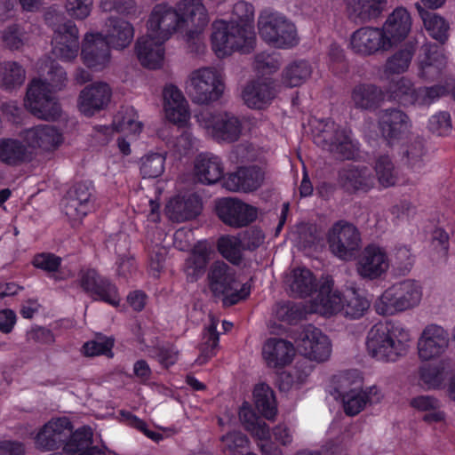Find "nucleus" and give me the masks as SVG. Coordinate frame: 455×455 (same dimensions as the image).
<instances>
[{
	"instance_id": "nucleus-1",
	"label": "nucleus",
	"mask_w": 455,
	"mask_h": 455,
	"mask_svg": "<svg viewBox=\"0 0 455 455\" xmlns=\"http://www.w3.org/2000/svg\"><path fill=\"white\" fill-rule=\"evenodd\" d=\"M207 10L203 0H180L173 7L167 3L157 4L147 22L148 34L138 38L135 52L140 64L149 69L161 67L164 57V44L189 24L195 28L188 32H201L208 24Z\"/></svg>"
},
{
	"instance_id": "nucleus-2",
	"label": "nucleus",
	"mask_w": 455,
	"mask_h": 455,
	"mask_svg": "<svg viewBox=\"0 0 455 455\" xmlns=\"http://www.w3.org/2000/svg\"><path fill=\"white\" fill-rule=\"evenodd\" d=\"M132 25L116 17H110L106 23V33H87L82 44L81 57L89 68L101 70L110 61V48L124 49L132 41Z\"/></svg>"
},
{
	"instance_id": "nucleus-3",
	"label": "nucleus",
	"mask_w": 455,
	"mask_h": 455,
	"mask_svg": "<svg viewBox=\"0 0 455 455\" xmlns=\"http://www.w3.org/2000/svg\"><path fill=\"white\" fill-rule=\"evenodd\" d=\"M48 82L33 79L27 89L24 105L37 118L56 121L61 116V107L50 89L61 90L67 83L65 69L55 60H51L47 71Z\"/></svg>"
},
{
	"instance_id": "nucleus-4",
	"label": "nucleus",
	"mask_w": 455,
	"mask_h": 455,
	"mask_svg": "<svg viewBox=\"0 0 455 455\" xmlns=\"http://www.w3.org/2000/svg\"><path fill=\"white\" fill-rule=\"evenodd\" d=\"M416 7L426 30L439 43L425 44L419 61V76L425 81H434L440 77L446 65L442 45L448 39L449 24L443 17L423 9L419 4H416Z\"/></svg>"
},
{
	"instance_id": "nucleus-5",
	"label": "nucleus",
	"mask_w": 455,
	"mask_h": 455,
	"mask_svg": "<svg viewBox=\"0 0 455 455\" xmlns=\"http://www.w3.org/2000/svg\"><path fill=\"white\" fill-rule=\"evenodd\" d=\"M212 28V49L218 58H225L235 52L247 54L255 48L256 35L251 26L217 20Z\"/></svg>"
},
{
	"instance_id": "nucleus-6",
	"label": "nucleus",
	"mask_w": 455,
	"mask_h": 455,
	"mask_svg": "<svg viewBox=\"0 0 455 455\" xmlns=\"http://www.w3.org/2000/svg\"><path fill=\"white\" fill-rule=\"evenodd\" d=\"M331 278L325 279L319 286L314 299L315 306L323 315H334L343 312L346 317L358 319L370 307L368 299L355 289L347 290L345 293L333 289Z\"/></svg>"
},
{
	"instance_id": "nucleus-7",
	"label": "nucleus",
	"mask_w": 455,
	"mask_h": 455,
	"mask_svg": "<svg viewBox=\"0 0 455 455\" xmlns=\"http://www.w3.org/2000/svg\"><path fill=\"white\" fill-rule=\"evenodd\" d=\"M207 278L210 290L215 297H222L224 307L236 305L251 295V283L246 282L239 287L235 270L224 261L213 262L209 268Z\"/></svg>"
},
{
	"instance_id": "nucleus-8",
	"label": "nucleus",
	"mask_w": 455,
	"mask_h": 455,
	"mask_svg": "<svg viewBox=\"0 0 455 455\" xmlns=\"http://www.w3.org/2000/svg\"><path fill=\"white\" fill-rule=\"evenodd\" d=\"M313 126L316 132L314 142L342 159L351 160L357 148L351 140V131L347 126L336 124L331 118L315 119Z\"/></svg>"
},
{
	"instance_id": "nucleus-9",
	"label": "nucleus",
	"mask_w": 455,
	"mask_h": 455,
	"mask_svg": "<svg viewBox=\"0 0 455 455\" xmlns=\"http://www.w3.org/2000/svg\"><path fill=\"white\" fill-rule=\"evenodd\" d=\"M420 286L412 280L393 284L375 300L374 308L380 315H393L416 307L421 300Z\"/></svg>"
},
{
	"instance_id": "nucleus-10",
	"label": "nucleus",
	"mask_w": 455,
	"mask_h": 455,
	"mask_svg": "<svg viewBox=\"0 0 455 455\" xmlns=\"http://www.w3.org/2000/svg\"><path fill=\"white\" fill-rule=\"evenodd\" d=\"M258 28L263 41L274 48L291 49L299 43L295 24L282 13L271 12L261 15Z\"/></svg>"
},
{
	"instance_id": "nucleus-11",
	"label": "nucleus",
	"mask_w": 455,
	"mask_h": 455,
	"mask_svg": "<svg viewBox=\"0 0 455 455\" xmlns=\"http://www.w3.org/2000/svg\"><path fill=\"white\" fill-rule=\"evenodd\" d=\"M447 92V88L440 84L414 88L411 80L402 77L388 83L385 95L388 100L408 107L411 105H430L439 98L446 95Z\"/></svg>"
},
{
	"instance_id": "nucleus-12",
	"label": "nucleus",
	"mask_w": 455,
	"mask_h": 455,
	"mask_svg": "<svg viewBox=\"0 0 455 455\" xmlns=\"http://www.w3.org/2000/svg\"><path fill=\"white\" fill-rule=\"evenodd\" d=\"M397 331L398 328L391 323L375 324L367 336L368 354L379 361H396L406 350L403 341L395 339Z\"/></svg>"
},
{
	"instance_id": "nucleus-13",
	"label": "nucleus",
	"mask_w": 455,
	"mask_h": 455,
	"mask_svg": "<svg viewBox=\"0 0 455 455\" xmlns=\"http://www.w3.org/2000/svg\"><path fill=\"white\" fill-rule=\"evenodd\" d=\"M78 283L83 291L94 301H101L118 307L120 294L116 284L95 268H82L78 273Z\"/></svg>"
},
{
	"instance_id": "nucleus-14",
	"label": "nucleus",
	"mask_w": 455,
	"mask_h": 455,
	"mask_svg": "<svg viewBox=\"0 0 455 455\" xmlns=\"http://www.w3.org/2000/svg\"><path fill=\"white\" fill-rule=\"evenodd\" d=\"M330 251L340 259H351L361 246L357 228L345 221L336 222L327 235Z\"/></svg>"
},
{
	"instance_id": "nucleus-15",
	"label": "nucleus",
	"mask_w": 455,
	"mask_h": 455,
	"mask_svg": "<svg viewBox=\"0 0 455 455\" xmlns=\"http://www.w3.org/2000/svg\"><path fill=\"white\" fill-rule=\"evenodd\" d=\"M189 93L194 102L208 104L218 100L224 91V84L219 74L212 68L194 71L190 77Z\"/></svg>"
},
{
	"instance_id": "nucleus-16",
	"label": "nucleus",
	"mask_w": 455,
	"mask_h": 455,
	"mask_svg": "<svg viewBox=\"0 0 455 455\" xmlns=\"http://www.w3.org/2000/svg\"><path fill=\"white\" fill-rule=\"evenodd\" d=\"M215 212L225 225L234 228L249 226L258 216L256 207L232 197L219 199L215 204Z\"/></svg>"
},
{
	"instance_id": "nucleus-17",
	"label": "nucleus",
	"mask_w": 455,
	"mask_h": 455,
	"mask_svg": "<svg viewBox=\"0 0 455 455\" xmlns=\"http://www.w3.org/2000/svg\"><path fill=\"white\" fill-rule=\"evenodd\" d=\"M200 116L215 140L232 143L240 138L242 124L235 116L228 113L205 111L201 113Z\"/></svg>"
},
{
	"instance_id": "nucleus-18",
	"label": "nucleus",
	"mask_w": 455,
	"mask_h": 455,
	"mask_svg": "<svg viewBox=\"0 0 455 455\" xmlns=\"http://www.w3.org/2000/svg\"><path fill=\"white\" fill-rule=\"evenodd\" d=\"M349 45L355 53L371 56L389 50L390 38L387 37L383 29L366 26L352 33Z\"/></svg>"
},
{
	"instance_id": "nucleus-19",
	"label": "nucleus",
	"mask_w": 455,
	"mask_h": 455,
	"mask_svg": "<svg viewBox=\"0 0 455 455\" xmlns=\"http://www.w3.org/2000/svg\"><path fill=\"white\" fill-rule=\"evenodd\" d=\"M72 428L73 424L67 417L52 419L36 434L34 437L36 448L42 451L59 449L63 446Z\"/></svg>"
},
{
	"instance_id": "nucleus-20",
	"label": "nucleus",
	"mask_w": 455,
	"mask_h": 455,
	"mask_svg": "<svg viewBox=\"0 0 455 455\" xmlns=\"http://www.w3.org/2000/svg\"><path fill=\"white\" fill-rule=\"evenodd\" d=\"M338 183L348 195L368 193L374 188L375 176L365 165L348 164L339 170Z\"/></svg>"
},
{
	"instance_id": "nucleus-21",
	"label": "nucleus",
	"mask_w": 455,
	"mask_h": 455,
	"mask_svg": "<svg viewBox=\"0 0 455 455\" xmlns=\"http://www.w3.org/2000/svg\"><path fill=\"white\" fill-rule=\"evenodd\" d=\"M388 268L389 259L386 251L373 243L364 247L356 263L358 275L368 280L381 277Z\"/></svg>"
},
{
	"instance_id": "nucleus-22",
	"label": "nucleus",
	"mask_w": 455,
	"mask_h": 455,
	"mask_svg": "<svg viewBox=\"0 0 455 455\" xmlns=\"http://www.w3.org/2000/svg\"><path fill=\"white\" fill-rule=\"evenodd\" d=\"M410 127L409 116L402 110L391 108L382 109L378 116V128L389 146L397 143Z\"/></svg>"
},
{
	"instance_id": "nucleus-23",
	"label": "nucleus",
	"mask_w": 455,
	"mask_h": 455,
	"mask_svg": "<svg viewBox=\"0 0 455 455\" xmlns=\"http://www.w3.org/2000/svg\"><path fill=\"white\" fill-rule=\"evenodd\" d=\"M299 347L306 357L316 362L328 360L331 353L329 338L313 324H306L302 327Z\"/></svg>"
},
{
	"instance_id": "nucleus-24",
	"label": "nucleus",
	"mask_w": 455,
	"mask_h": 455,
	"mask_svg": "<svg viewBox=\"0 0 455 455\" xmlns=\"http://www.w3.org/2000/svg\"><path fill=\"white\" fill-rule=\"evenodd\" d=\"M449 345V334L442 326L429 324L423 330L418 342L419 356L423 361L440 357Z\"/></svg>"
},
{
	"instance_id": "nucleus-25",
	"label": "nucleus",
	"mask_w": 455,
	"mask_h": 455,
	"mask_svg": "<svg viewBox=\"0 0 455 455\" xmlns=\"http://www.w3.org/2000/svg\"><path fill=\"white\" fill-rule=\"evenodd\" d=\"M92 181L75 183L67 192L65 212L71 218L83 219L93 209Z\"/></svg>"
},
{
	"instance_id": "nucleus-26",
	"label": "nucleus",
	"mask_w": 455,
	"mask_h": 455,
	"mask_svg": "<svg viewBox=\"0 0 455 455\" xmlns=\"http://www.w3.org/2000/svg\"><path fill=\"white\" fill-rule=\"evenodd\" d=\"M265 179L263 169L258 165L240 166L228 173L223 187L232 192H253L260 188Z\"/></svg>"
},
{
	"instance_id": "nucleus-27",
	"label": "nucleus",
	"mask_w": 455,
	"mask_h": 455,
	"mask_svg": "<svg viewBox=\"0 0 455 455\" xmlns=\"http://www.w3.org/2000/svg\"><path fill=\"white\" fill-rule=\"evenodd\" d=\"M52 53L59 59L70 61L76 58L79 52L78 28L68 20L58 26L52 39Z\"/></svg>"
},
{
	"instance_id": "nucleus-28",
	"label": "nucleus",
	"mask_w": 455,
	"mask_h": 455,
	"mask_svg": "<svg viewBox=\"0 0 455 455\" xmlns=\"http://www.w3.org/2000/svg\"><path fill=\"white\" fill-rule=\"evenodd\" d=\"M111 96L112 90L107 83L97 82L87 85L79 94V110L85 116H92L108 106Z\"/></svg>"
},
{
	"instance_id": "nucleus-29",
	"label": "nucleus",
	"mask_w": 455,
	"mask_h": 455,
	"mask_svg": "<svg viewBox=\"0 0 455 455\" xmlns=\"http://www.w3.org/2000/svg\"><path fill=\"white\" fill-rule=\"evenodd\" d=\"M23 138L30 148L53 151L63 142V134L54 125L39 124L23 132Z\"/></svg>"
},
{
	"instance_id": "nucleus-30",
	"label": "nucleus",
	"mask_w": 455,
	"mask_h": 455,
	"mask_svg": "<svg viewBox=\"0 0 455 455\" xmlns=\"http://www.w3.org/2000/svg\"><path fill=\"white\" fill-rule=\"evenodd\" d=\"M164 108L169 122L184 126L190 117L188 102L182 92L173 84H168L163 92Z\"/></svg>"
},
{
	"instance_id": "nucleus-31",
	"label": "nucleus",
	"mask_w": 455,
	"mask_h": 455,
	"mask_svg": "<svg viewBox=\"0 0 455 455\" xmlns=\"http://www.w3.org/2000/svg\"><path fill=\"white\" fill-rule=\"evenodd\" d=\"M262 355L267 367L283 369L291 363L295 355V347L286 339L269 338L263 345Z\"/></svg>"
},
{
	"instance_id": "nucleus-32",
	"label": "nucleus",
	"mask_w": 455,
	"mask_h": 455,
	"mask_svg": "<svg viewBox=\"0 0 455 455\" xmlns=\"http://www.w3.org/2000/svg\"><path fill=\"white\" fill-rule=\"evenodd\" d=\"M275 84L270 79H257L249 82L243 90L242 98L250 108L262 109L275 97Z\"/></svg>"
},
{
	"instance_id": "nucleus-33",
	"label": "nucleus",
	"mask_w": 455,
	"mask_h": 455,
	"mask_svg": "<svg viewBox=\"0 0 455 455\" xmlns=\"http://www.w3.org/2000/svg\"><path fill=\"white\" fill-rule=\"evenodd\" d=\"M92 444V430L89 426H84L71 430L62 448L66 455H105L103 450Z\"/></svg>"
},
{
	"instance_id": "nucleus-34",
	"label": "nucleus",
	"mask_w": 455,
	"mask_h": 455,
	"mask_svg": "<svg viewBox=\"0 0 455 455\" xmlns=\"http://www.w3.org/2000/svg\"><path fill=\"white\" fill-rule=\"evenodd\" d=\"M28 144L15 138L0 139V163L9 167H20L30 163L34 153Z\"/></svg>"
},
{
	"instance_id": "nucleus-35",
	"label": "nucleus",
	"mask_w": 455,
	"mask_h": 455,
	"mask_svg": "<svg viewBox=\"0 0 455 455\" xmlns=\"http://www.w3.org/2000/svg\"><path fill=\"white\" fill-rule=\"evenodd\" d=\"M202 210V202L196 194L176 196L166 204L169 218L176 222H183L196 218Z\"/></svg>"
},
{
	"instance_id": "nucleus-36",
	"label": "nucleus",
	"mask_w": 455,
	"mask_h": 455,
	"mask_svg": "<svg viewBox=\"0 0 455 455\" xmlns=\"http://www.w3.org/2000/svg\"><path fill=\"white\" fill-rule=\"evenodd\" d=\"M195 175L205 185L219 182L224 176V166L220 156L212 153H200L195 160Z\"/></svg>"
},
{
	"instance_id": "nucleus-37",
	"label": "nucleus",
	"mask_w": 455,
	"mask_h": 455,
	"mask_svg": "<svg viewBox=\"0 0 455 455\" xmlns=\"http://www.w3.org/2000/svg\"><path fill=\"white\" fill-rule=\"evenodd\" d=\"M411 28V19L408 11L403 7L395 8L387 17L381 29L387 38H390V48L394 44L404 40Z\"/></svg>"
},
{
	"instance_id": "nucleus-38",
	"label": "nucleus",
	"mask_w": 455,
	"mask_h": 455,
	"mask_svg": "<svg viewBox=\"0 0 455 455\" xmlns=\"http://www.w3.org/2000/svg\"><path fill=\"white\" fill-rule=\"evenodd\" d=\"M338 395L341 398L344 412L347 416H355L359 414L368 403H371V395L378 393L376 386L362 388H351L347 392H341L335 388Z\"/></svg>"
},
{
	"instance_id": "nucleus-39",
	"label": "nucleus",
	"mask_w": 455,
	"mask_h": 455,
	"mask_svg": "<svg viewBox=\"0 0 455 455\" xmlns=\"http://www.w3.org/2000/svg\"><path fill=\"white\" fill-rule=\"evenodd\" d=\"M287 282L291 293L296 297L307 298L319 291L316 289L315 276L306 267L293 268Z\"/></svg>"
},
{
	"instance_id": "nucleus-40",
	"label": "nucleus",
	"mask_w": 455,
	"mask_h": 455,
	"mask_svg": "<svg viewBox=\"0 0 455 455\" xmlns=\"http://www.w3.org/2000/svg\"><path fill=\"white\" fill-rule=\"evenodd\" d=\"M385 97V92L379 87L370 84H360L352 91V100L355 108L361 109H376Z\"/></svg>"
},
{
	"instance_id": "nucleus-41",
	"label": "nucleus",
	"mask_w": 455,
	"mask_h": 455,
	"mask_svg": "<svg viewBox=\"0 0 455 455\" xmlns=\"http://www.w3.org/2000/svg\"><path fill=\"white\" fill-rule=\"evenodd\" d=\"M401 154L404 164L416 172H420L427 161V149L423 138L420 137H417L404 145Z\"/></svg>"
},
{
	"instance_id": "nucleus-42",
	"label": "nucleus",
	"mask_w": 455,
	"mask_h": 455,
	"mask_svg": "<svg viewBox=\"0 0 455 455\" xmlns=\"http://www.w3.org/2000/svg\"><path fill=\"white\" fill-rule=\"evenodd\" d=\"M254 403L257 411L267 419H274L277 413L274 390L266 383H259L253 390Z\"/></svg>"
},
{
	"instance_id": "nucleus-43",
	"label": "nucleus",
	"mask_w": 455,
	"mask_h": 455,
	"mask_svg": "<svg viewBox=\"0 0 455 455\" xmlns=\"http://www.w3.org/2000/svg\"><path fill=\"white\" fill-rule=\"evenodd\" d=\"M417 49V43L408 41L401 49L390 56L385 65L386 71L391 74L405 72Z\"/></svg>"
},
{
	"instance_id": "nucleus-44",
	"label": "nucleus",
	"mask_w": 455,
	"mask_h": 455,
	"mask_svg": "<svg viewBox=\"0 0 455 455\" xmlns=\"http://www.w3.org/2000/svg\"><path fill=\"white\" fill-rule=\"evenodd\" d=\"M32 266L49 275V277L55 282L66 280V277L60 274V268L62 264V258L52 252L36 253L31 260Z\"/></svg>"
},
{
	"instance_id": "nucleus-45",
	"label": "nucleus",
	"mask_w": 455,
	"mask_h": 455,
	"mask_svg": "<svg viewBox=\"0 0 455 455\" xmlns=\"http://www.w3.org/2000/svg\"><path fill=\"white\" fill-rule=\"evenodd\" d=\"M240 419L244 428L260 441H268L271 433L268 425L251 408L243 407Z\"/></svg>"
},
{
	"instance_id": "nucleus-46",
	"label": "nucleus",
	"mask_w": 455,
	"mask_h": 455,
	"mask_svg": "<svg viewBox=\"0 0 455 455\" xmlns=\"http://www.w3.org/2000/svg\"><path fill=\"white\" fill-rule=\"evenodd\" d=\"M312 74V67L307 60H295L283 71V83L288 87H297L304 84Z\"/></svg>"
},
{
	"instance_id": "nucleus-47",
	"label": "nucleus",
	"mask_w": 455,
	"mask_h": 455,
	"mask_svg": "<svg viewBox=\"0 0 455 455\" xmlns=\"http://www.w3.org/2000/svg\"><path fill=\"white\" fill-rule=\"evenodd\" d=\"M387 0H348L347 6L361 20L378 18L383 12Z\"/></svg>"
},
{
	"instance_id": "nucleus-48",
	"label": "nucleus",
	"mask_w": 455,
	"mask_h": 455,
	"mask_svg": "<svg viewBox=\"0 0 455 455\" xmlns=\"http://www.w3.org/2000/svg\"><path fill=\"white\" fill-rule=\"evenodd\" d=\"M218 323L212 320L205 328L203 342L199 346L200 355L197 361L203 364L217 355L220 343V333L217 330Z\"/></svg>"
},
{
	"instance_id": "nucleus-49",
	"label": "nucleus",
	"mask_w": 455,
	"mask_h": 455,
	"mask_svg": "<svg viewBox=\"0 0 455 455\" xmlns=\"http://www.w3.org/2000/svg\"><path fill=\"white\" fill-rule=\"evenodd\" d=\"M25 76V69L16 61H4L0 64V86L4 90L20 86Z\"/></svg>"
},
{
	"instance_id": "nucleus-50",
	"label": "nucleus",
	"mask_w": 455,
	"mask_h": 455,
	"mask_svg": "<svg viewBox=\"0 0 455 455\" xmlns=\"http://www.w3.org/2000/svg\"><path fill=\"white\" fill-rule=\"evenodd\" d=\"M217 249L228 262L239 266L243 260V241L233 235H222L218 239Z\"/></svg>"
},
{
	"instance_id": "nucleus-51",
	"label": "nucleus",
	"mask_w": 455,
	"mask_h": 455,
	"mask_svg": "<svg viewBox=\"0 0 455 455\" xmlns=\"http://www.w3.org/2000/svg\"><path fill=\"white\" fill-rule=\"evenodd\" d=\"M379 182L385 188L397 184L396 171L388 155H381L375 161L374 166Z\"/></svg>"
},
{
	"instance_id": "nucleus-52",
	"label": "nucleus",
	"mask_w": 455,
	"mask_h": 455,
	"mask_svg": "<svg viewBox=\"0 0 455 455\" xmlns=\"http://www.w3.org/2000/svg\"><path fill=\"white\" fill-rule=\"evenodd\" d=\"M165 157L160 153L146 155L141 160L140 173L144 179H155L164 171Z\"/></svg>"
},
{
	"instance_id": "nucleus-53",
	"label": "nucleus",
	"mask_w": 455,
	"mask_h": 455,
	"mask_svg": "<svg viewBox=\"0 0 455 455\" xmlns=\"http://www.w3.org/2000/svg\"><path fill=\"white\" fill-rule=\"evenodd\" d=\"M222 451L228 455H240L249 444L248 437L240 431L228 432L221 437Z\"/></svg>"
},
{
	"instance_id": "nucleus-54",
	"label": "nucleus",
	"mask_w": 455,
	"mask_h": 455,
	"mask_svg": "<svg viewBox=\"0 0 455 455\" xmlns=\"http://www.w3.org/2000/svg\"><path fill=\"white\" fill-rule=\"evenodd\" d=\"M4 46L10 51H20L24 45V34L18 24L6 27L2 31Z\"/></svg>"
},
{
	"instance_id": "nucleus-55",
	"label": "nucleus",
	"mask_w": 455,
	"mask_h": 455,
	"mask_svg": "<svg viewBox=\"0 0 455 455\" xmlns=\"http://www.w3.org/2000/svg\"><path fill=\"white\" fill-rule=\"evenodd\" d=\"M306 310L300 304L294 302H286L280 306L277 315L281 321L288 324H296L298 322L305 318Z\"/></svg>"
},
{
	"instance_id": "nucleus-56",
	"label": "nucleus",
	"mask_w": 455,
	"mask_h": 455,
	"mask_svg": "<svg viewBox=\"0 0 455 455\" xmlns=\"http://www.w3.org/2000/svg\"><path fill=\"white\" fill-rule=\"evenodd\" d=\"M119 415L122 420L127 422L131 427L140 430L151 440L159 442L163 439L162 434L149 430L147 423L131 411L122 410L119 411Z\"/></svg>"
},
{
	"instance_id": "nucleus-57",
	"label": "nucleus",
	"mask_w": 455,
	"mask_h": 455,
	"mask_svg": "<svg viewBox=\"0 0 455 455\" xmlns=\"http://www.w3.org/2000/svg\"><path fill=\"white\" fill-rule=\"evenodd\" d=\"M428 130L438 136H445L451 130V115L447 111H441L433 115L428 120Z\"/></svg>"
},
{
	"instance_id": "nucleus-58",
	"label": "nucleus",
	"mask_w": 455,
	"mask_h": 455,
	"mask_svg": "<svg viewBox=\"0 0 455 455\" xmlns=\"http://www.w3.org/2000/svg\"><path fill=\"white\" fill-rule=\"evenodd\" d=\"M113 347L114 341L111 339H106L104 340H90L84 344L83 353L88 357L103 355L112 356Z\"/></svg>"
},
{
	"instance_id": "nucleus-59",
	"label": "nucleus",
	"mask_w": 455,
	"mask_h": 455,
	"mask_svg": "<svg viewBox=\"0 0 455 455\" xmlns=\"http://www.w3.org/2000/svg\"><path fill=\"white\" fill-rule=\"evenodd\" d=\"M419 379L428 388H438L443 383V371L437 366L423 365L419 368Z\"/></svg>"
},
{
	"instance_id": "nucleus-60",
	"label": "nucleus",
	"mask_w": 455,
	"mask_h": 455,
	"mask_svg": "<svg viewBox=\"0 0 455 455\" xmlns=\"http://www.w3.org/2000/svg\"><path fill=\"white\" fill-rule=\"evenodd\" d=\"M156 356L160 364L168 369L177 363L179 358V350L173 344H163L157 347Z\"/></svg>"
},
{
	"instance_id": "nucleus-61",
	"label": "nucleus",
	"mask_w": 455,
	"mask_h": 455,
	"mask_svg": "<svg viewBox=\"0 0 455 455\" xmlns=\"http://www.w3.org/2000/svg\"><path fill=\"white\" fill-rule=\"evenodd\" d=\"M209 261V252L206 248H196L191 257L188 259V268L193 269L195 275H201L204 272Z\"/></svg>"
},
{
	"instance_id": "nucleus-62",
	"label": "nucleus",
	"mask_w": 455,
	"mask_h": 455,
	"mask_svg": "<svg viewBox=\"0 0 455 455\" xmlns=\"http://www.w3.org/2000/svg\"><path fill=\"white\" fill-rule=\"evenodd\" d=\"M92 0H67L68 13L77 20H84L89 16Z\"/></svg>"
},
{
	"instance_id": "nucleus-63",
	"label": "nucleus",
	"mask_w": 455,
	"mask_h": 455,
	"mask_svg": "<svg viewBox=\"0 0 455 455\" xmlns=\"http://www.w3.org/2000/svg\"><path fill=\"white\" fill-rule=\"evenodd\" d=\"M254 66L259 72L274 73L278 69L279 63L273 55L259 52L255 56Z\"/></svg>"
},
{
	"instance_id": "nucleus-64",
	"label": "nucleus",
	"mask_w": 455,
	"mask_h": 455,
	"mask_svg": "<svg viewBox=\"0 0 455 455\" xmlns=\"http://www.w3.org/2000/svg\"><path fill=\"white\" fill-rule=\"evenodd\" d=\"M449 234L441 228H436L431 237V246L437 253L446 256L449 251Z\"/></svg>"
}]
</instances>
